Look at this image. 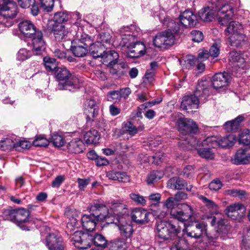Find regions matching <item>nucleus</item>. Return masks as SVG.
I'll list each match as a JSON object with an SVG mask.
<instances>
[{
    "label": "nucleus",
    "mask_w": 250,
    "mask_h": 250,
    "mask_svg": "<svg viewBox=\"0 0 250 250\" xmlns=\"http://www.w3.org/2000/svg\"><path fill=\"white\" fill-rule=\"evenodd\" d=\"M208 5L199 11L201 19L205 21H210L215 17L223 26L233 17V6L225 0H208Z\"/></svg>",
    "instance_id": "obj_1"
},
{
    "label": "nucleus",
    "mask_w": 250,
    "mask_h": 250,
    "mask_svg": "<svg viewBox=\"0 0 250 250\" xmlns=\"http://www.w3.org/2000/svg\"><path fill=\"white\" fill-rule=\"evenodd\" d=\"M158 17L164 26L168 29L157 34L153 38V44L158 48L166 49L174 43L175 33L179 32V24L169 17H164L163 19L162 16Z\"/></svg>",
    "instance_id": "obj_2"
},
{
    "label": "nucleus",
    "mask_w": 250,
    "mask_h": 250,
    "mask_svg": "<svg viewBox=\"0 0 250 250\" xmlns=\"http://www.w3.org/2000/svg\"><path fill=\"white\" fill-rule=\"evenodd\" d=\"M208 83L206 81H200L194 91V95L185 96L183 98L181 107L188 112L190 110L197 109L200 102H205L209 96Z\"/></svg>",
    "instance_id": "obj_3"
},
{
    "label": "nucleus",
    "mask_w": 250,
    "mask_h": 250,
    "mask_svg": "<svg viewBox=\"0 0 250 250\" xmlns=\"http://www.w3.org/2000/svg\"><path fill=\"white\" fill-rule=\"evenodd\" d=\"M71 239L74 241L75 247L79 249H86L92 244L103 248L107 246V241L104 236L98 233L92 235L76 230L73 234Z\"/></svg>",
    "instance_id": "obj_4"
},
{
    "label": "nucleus",
    "mask_w": 250,
    "mask_h": 250,
    "mask_svg": "<svg viewBox=\"0 0 250 250\" xmlns=\"http://www.w3.org/2000/svg\"><path fill=\"white\" fill-rule=\"evenodd\" d=\"M55 76L59 82L57 88L59 90L74 91L79 89L83 83L82 79L77 76L72 75L70 71L65 67L57 68Z\"/></svg>",
    "instance_id": "obj_5"
},
{
    "label": "nucleus",
    "mask_w": 250,
    "mask_h": 250,
    "mask_svg": "<svg viewBox=\"0 0 250 250\" xmlns=\"http://www.w3.org/2000/svg\"><path fill=\"white\" fill-rule=\"evenodd\" d=\"M17 13L15 2L10 0H0V34L13 25L12 19Z\"/></svg>",
    "instance_id": "obj_6"
},
{
    "label": "nucleus",
    "mask_w": 250,
    "mask_h": 250,
    "mask_svg": "<svg viewBox=\"0 0 250 250\" xmlns=\"http://www.w3.org/2000/svg\"><path fill=\"white\" fill-rule=\"evenodd\" d=\"M177 202L174 197H169L164 204V208L167 210L170 209V214L175 219L180 222L181 224L186 226L185 222L191 217L193 210L191 206L184 204L182 205V208H174Z\"/></svg>",
    "instance_id": "obj_7"
},
{
    "label": "nucleus",
    "mask_w": 250,
    "mask_h": 250,
    "mask_svg": "<svg viewBox=\"0 0 250 250\" xmlns=\"http://www.w3.org/2000/svg\"><path fill=\"white\" fill-rule=\"evenodd\" d=\"M88 209L95 218L92 221L82 224L84 229L89 231H92L95 228L98 221H103L110 216L108 208L100 201H95L91 204Z\"/></svg>",
    "instance_id": "obj_8"
},
{
    "label": "nucleus",
    "mask_w": 250,
    "mask_h": 250,
    "mask_svg": "<svg viewBox=\"0 0 250 250\" xmlns=\"http://www.w3.org/2000/svg\"><path fill=\"white\" fill-rule=\"evenodd\" d=\"M176 115L178 117L177 124L179 130L183 135H188L187 136L182 137V140L179 142L180 146L183 148V147L188 146V145L184 144L183 143H186V140L187 141H190L189 136L193 138L189 134L196 133L198 131V127L196 123L192 120L183 118V115L181 113H177Z\"/></svg>",
    "instance_id": "obj_9"
},
{
    "label": "nucleus",
    "mask_w": 250,
    "mask_h": 250,
    "mask_svg": "<svg viewBox=\"0 0 250 250\" xmlns=\"http://www.w3.org/2000/svg\"><path fill=\"white\" fill-rule=\"evenodd\" d=\"M92 42V40L87 34L82 31L77 34V39L72 42L71 50L77 57H83L87 53L88 46Z\"/></svg>",
    "instance_id": "obj_10"
},
{
    "label": "nucleus",
    "mask_w": 250,
    "mask_h": 250,
    "mask_svg": "<svg viewBox=\"0 0 250 250\" xmlns=\"http://www.w3.org/2000/svg\"><path fill=\"white\" fill-rule=\"evenodd\" d=\"M157 235L164 240L172 239L181 232V226L174 222L160 221L157 225Z\"/></svg>",
    "instance_id": "obj_11"
},
{
    "label": "nucleus",
    "mask_w": 250,
    "mask_h": 250,
    "mask_svg": "<svg viewBox=\"0 0 250 250\" xmlns=\"http://www.w3.org/2000/svg\"><path fill=\"white\" fill-rule=\"evenodd\" d=\"M229 61L234 70L236 71L234 74L236 77H239L244 72V70L247 69L249 66L247 62V56L240 52H230L229 55Z\"/></svg>",
    "instance_id": "obj_12"
},
{
    "label": "nucleus",
    "mask_w": 250,
    "mask_h": 250,
    "mask_svg": "<svg viewBox=\"0 0 250 250\" xmlns=\"http://www.w3.org/2000/svg\"><path fill=\"white\" fill-rule=\"evenodd\" d=\"M140 30V28L134 25L121 27L118 32L121 40L120 45L125 47L126 44L134 42L138 36Z\"/></svg>",
    "instance_id": "obj_13"
},
{
    "label": "nucleus",
    "mask_w": 250,
    "mask_h": 250,
    "mask_svg": "<svg viewBox=\"0 0 250 250\" xmlns=\"http://www.w3.org/2000/svg\"><path fill=\"white\" fill-rule=\"evenodd\" d=\"M110 211L108 210L110 216L106 218L108 221L111 220L114 221L115 219L120 220L121 217L125 215L128 212L127 206L119 201H113L111 202L109 206Z\"/></svg>",
    "instance_id": "obj_14"
},
{
    "label": "nucleus",
    "mask_w": 250,
    "mask_h": 250,
    "mask_svg": "<svg viewBox=\"0 0 250 250\" xmlns=\"http://www.w3.org/2000/svg\"><path fill=\"white\" fill-rule=\"evenodd\" d=\"M190 137V141L185 140V144L188 145L185 147H183L185 149H192L193 148L197 149L199 155L204 159L207 160H212L214 158V153L212 152L210 148H197V146H199L201 144L200 142L195 138H191ZM185 144V143H183Z\"/></svg>",
    "instance_id": "obj_15"
},
{
    "label": "nucleus",
    "mask_w": 250,
    "mask_h": 250,
    "mask_svg": "<svg viewBox=\"0 0 250 250\" xmlns=\"http://www.w3.org/2000/svg\"><path fill=\"white\" fill-rule=\"evenodd\" d=\"M30 212L28 210L20 208L16 209L14 223L21 228L22 230H29L31 228L32 224L31 221L29 220Z\"/></svg>",
    "instance_id": "obj_16"
},
{
    "label": "nucleus",
    "mask_w": 250,
    "mask_h": 250,
    "mask_svg": "<svg viewBox=\"0 0 250 250\" xmlns=\"http://www.w3.org/2000/svg\"><path fill=\"white\" fill-rule=\"evenodd\" d=\"M207 225L204 222H195L183 229L184 235L191 238H198L206 233Z\"/></svg>",
    "instance_id": "obj_17"
},
{
    "label": "nucleus",
    "mask_w": 250,
    "mask_h": 250,
    "mask_svg": "<svg viewBox=\"0 0 250 250\" xmlns=\"http://www.w3.org/2000/svg\"><path fill=\"white\" fill-rule=\"evenodd\" d=\"M43 242L49 250H64L65 245L62 239L55 233L48 234Z\"/></svg>",
    "instance_id": "obj_18"
},
{
    "label": "nucleus",
    "mask_w": 250,
    "mask_h": 250,
    "mask_svg": "<svg viewBox=\"0 0 250 250\" xmlns=\"http://www.w3.org/2000/svg\"><path fill=\"white\" fill-rule=\"evenodd\" d=\"M127 49L128 55L131 58H137L144 55L148 52V49H146L142 43L137 42L136 40L126 44L125 46Z\"/></svg>",
    "instance_id": "obj_19"
},
{
    "label": "nucleus",
    "mask_w": 250,
    "mask_h": 250,
    "mask_svg": "<svg viewBox=\"0 0 250 250\" xmlns=\"http://www.w3.org/2000/svg\"><path fill=\"white\" fill-rule=\"evenodd\" d=\"M151 214L142 208H135L131 213L132 220L138 225H146L150 221Z\"/></svg>",
    "instance_id": "obj_20"
},
{
    "label": "nucleus",
    "mask_w": 250,
    "mask_h": 250,
    "mask_svg": "<svg viewBox=\"0 0 250 250\" xmlns=\"http://www.w3.org/2000/svg\"><path fill=\"white\" fill-rule=\"evenodd\" d=\"M99 107L97 102L93 99H86L84 103V113L87 121L92 122L97 116Z\"/></svg>",
    "instance_id": "obj_21"
},
{
    "label": "nucleus",
    "mask_w": 250,
    "mask_h": 250,
    "mask_svg": "<svg viewBox=\"0 0 250 250\" xmlns=\"http://www.w3.org/2000/svg\"><path fill=\"white\" fill-rule=\"evenodd\" d=\"M225 212L227 216L232 219L240 220L245 215L246 208L241 204H233L229 206Z\"/></svg>",
    "instance_id": "obj_22"
},
{
    "label": "nucleus",
    "mask_w": 250,
    "mask_h": 250,
    "mask_svg": "<svg viewBox=\"0 0 250 250\" xmlns=\"http://www.w3.org/2000/svg\"><path fill=\"white\" fill-rule=\"evenodd\" d=\"M181 24L185 27H194L198 23L197 15L191 11L186 10L179 16Z\"/></svg>",
    "instance_id": "obj_23"
},
{
    "label": "nucleus",
    "mask_w": 250,
    "mask_h": 250,
    "mask_svg": "<svg viewBox=\"0 0 250 250\" xmlns=\"http://www.w3.org/2000/svg\"><path fill=\"white\" fill-rule=\"evenodd\" d=\"M30 38L32 39V46L35 54H42L46 48V43L43 38L42 32L37 31L35 35Z\"/></svg>",
    "instance_id": "obj_24"
},
{
    "label": "nucleus",
    "mask_w": 250,
    "mask_h": 250,
    "mask_svg": "<svg viewBox=\"0 0 250 250\" xmlns=\"http://www.w3.org/2000/svg\"><path fill=\"white\" fill-rule=\"evenodd\" d=\"M229 44L233 47H241L250 40V37L244 32L233 34L227 36Z\"/></svg>",
    "instance_id": "obj_25"
},
{
    "label": "nucleus",
    "mask_w": 250,
    "mask_h": 250,
    "mask_svg": "<svg viewBox=\"0 0 250 250\" xmlns=\"http://www.w3.org/2000/svg\"><path fill=\"white\" fill-rule=\"evenodd\" d=\"M19 28L25 37L29 38L35 35L37 31H41L37 29L34 24L28 20L21 22L19 24Z\"/></svg>",
    "instance_id": "obj_26"
},
{
    "label": "nucleus",
    "mask_w": 250,
    "mask_h": 250,
    "mask_svg": "<svg viewBox=\"0 0 250 250\" xmlns=\"http://www.w3.org/2000/svg\"><path fill=\"white\" fill-rule=\"evenodd\" d=\"M235 165L247 164L250 162V148L240 149L237 151L232 159Z\"/></svg>",
    "instance_id": "obj_27"
},
{
    "label": "nucleus",
    "mask_w": 250,
    "mask_h": 250,
    "mask_svg": "<svg viewBox=\"0 0 250 250\" xmlns=\"http://www.w3.org/2000/svg\"><path fill=\"white\" fill-rule=\"evenodd\" d=\"M230 80V75L227 72L215 74L212 79V84L214 89L220 88L227 86Z\"/></svg>",
    "instance_id": "obj_28"
},
{
    "label": "nucleus",
    "mask_w": 250,
    "mask_h": 250,
    "mask_svg": "<svg viewBox=\"0 0 250 250\" xmlns=\"http://www.w3.org/2000/svg\"><path fill=\"white\" fill-rule=\"evenodd\" d=\"M79 18V15L78 13H68L66 11L59 12L55 14L53 24H63V22L71 19H78Z\"/></svg>",
    "instance_id": "obj_29"
},
{
    "label": "nucleus",
    "mask_w": 250,
    "mask_h": 250,
    "mask_svg": "<svg viewBox=\"0 0 250 250\" xmlns=\"http://www.w3.org/2000/svg\"><path fill=\"white\" fill-rule=\"evenodd\" d=\"M101 58L103 63L113 67L118 62L119 55L114 50H106L103 52Z\"/></svg>",
    "instance_id": "obj_30"
},
{
    "label": "nucleus",
    "mask_w": 250,
    "mask_h": 250,
    "mask_svg": "<svg viewBox=\"0 0 250 250\" xmlns=\"http://www.w3.org/2000/svg\"><path fill=\"white\" fill-rule=\"evenodd\" d=\"M167 186L168 188L174 189H182L186 188L188 191H190L192 188L191 185L188 186L186 181L178 177L170 178L167 181Z\"/></svg>",
    "instance_id": "obj_31"
},
{
    "label": "nucleus",
    "mask_w": 250,
    "mask_h": 250,
    "mask_svg": "<svg viewBox=\"0 0 250 250\" xmlns=\"http://www.w3.org/2000/svg\"><path fill=\"white\" fill-rule=\"evenodd\" d=\"M52 30L59 41L66 39L70 34L68 27L63 24H52Z\"/></svg>",
    "instance_id": "obj_32"
},
{
    "label": "nucleus",
    "mask_w": 250,
    "mask_h": 250,
    "mask_svg": "<svg viewBox=\"0 0 250 250\" xmlns=\"http://www.w3.org/2000/svg\"><path fill=\"white\" fill-rule=\"evenodd\" d=\"M16 137L15 136H8L0 139V149L3 151H11L15 149Z\"/></svg>",
    "instance_id": "obj_33"
},
{
    "label": "nucleus",
    "mask_w": 250,
    "mask_h": 250,
    "mask_svg": "<svg viewBox=\"0 0 250 250\" xmlns=\"http://www.w3.org/2000/svg\"><path fill=\"white\" fill-rule=\"evenodd\" d=\"M232 18V17L231 18ZM231 19L225 25H228L227 28L225 30V35L229 36L233 34H238L240 32H244V26L237 21H231Z\"/></svg>",
    "instance_id": "obj_34"
},
{
    "label": "nucleus",
    "mask_w": 250,
    "mask_h": 250,
    "mask_svg": "<svg viewBox=\"0 0 250 250\" xmlns=\"http://www.w3.org/2000/svg\"><path fill=\"white\" fill-rule=\"evenodd\" d=\"M67 147L69 152L79 154L83 151L84 145L81 139L75 138L68 143Z\"/></svg>",
    "instance_id": "obj_35"
},
{
    "label": "nucleus",
    "mask_w": 250,
    "mask_h": 250,
    "mask_svg": "<svg viewBox=\"0 0 250 250\" xmlns=\"http://www.w3.org/2000/svg\"><path fill=\"white\" fill-rule=\"evenodd\" d=\"M79 215H80V212L76 210L73 211L72 216L69 218L67 224V228L70 231H74L78 229L82 224L81 216H79Z\"/></svg>",
    "instance_id": "obj_36"
},
{
    "label": "nucleus",
    "mask_w": 250,
    "mask_h": 250,
    "mask_svg": "<svg viewBox=\"0 0 250 250\" xmlns=\"http://www.w3.org/2000/svg\"><path fill=\"white\" fill-rule=\"evenodd\" d=\"M83 138L88 145L96 144L100 138V135L97 130L91 129L84 133Z\"/></svg>",
    "instance_id": "obj_37"
},
{
    "label": "nucleus",
    "mask_w": 250,
    "mask_h": 250,
    "mask_svg": "<svg viewBox=\"0 0 250 250\" xmlns=\"http://www.w3.org/2000/svg\"><path fill=\"white\" fill-rule=\"evenodd\" d=\"M107 176L110 179L122 182H127L130 180L129 177L125 172L111 171L107 173Z\"/></svg>",
    "instance_id": "obj_38"
},
{
    "label": "nucleus",
    "mask_w": 250,
    "mask_h": 250,
    "mask_svg": "<svg viewBox=\"0 0 250 250\" xmlns=\"http://www.w3.org/2000/svg\"><path fill=\"white\" fill-rule=\"evenodd\" d=\"M103 46L104 45L101 44L99 42L95 43L92 42L88 46V50L94 58L101 57L104 52Z\"/></svg>",
    "instance_id": "obj_39"
},
{
    "label": "nucleus",
    "mask_w": 250,
    "mask_h": 250,
    "mask_svg": "<svg viewBox=\"0 0 250 250\" xmlns=\"http://www.w3.org/2000/svg\"><path fill=\"white\" fill-rule=\"evenodd\" d=\"M118 223V228L121 235L126 238H130L134 232L132 226L126 223L121 224L120 220H119Z\"/></svg>",
    "instance_id": "obj_40"
},
{
    "label": "nucleus",
    "mask_w": 250,
    "mask_h": 250,
    "mask_svg": "<svg viewBox=\"0 0 250 250\" xmlns=\"http://www.w3.org/2000/svg\"><path fill=\"white\" fill-rule=\"evenodd\" d=\"M108 250H126L127 245L123 239H117L108 244Z\"/></svg>",
    "instance_id": "obj_41"
},
{
    "label": "nucleus",
    "mask_w": 250,
    "mask_h": 250,
    "mask_svg": "<svg viewBox=\"0 0 250 250\" xmlns=\"http://www.w3.org/2000/svg\"><path fill=\"white\" fill-rule=\"evenodd\" d=\"M217 143L222 147H231L235 143V137L232 135H227L218 140Z\"/></svg>",
    "instance_id": "obj_42"
},
{
    "label": "nucleus",
    "mask_w": 250,
    "mask_h": 250,
    "mask_svg": "<svg viewBox=\"0 0 250 250\" xmlns=\"http://www.w3.org/2000/svg\"><path fill=\"white\" fill-rule=\"evenodd\" d=\"M163 172L159 170L153 171L150 172L146 178V182L148 185L153 184L161 179L163 176Z\"/></svg>",
    "instance_id": "obj_43"
},
{
    "label": "nucleus",
    "mask_w": 250,
    "mask_h": 250,
    "mask_svg": "<svg viewBox=\"0 0 250 250\" xmlns=\"http://www.w3.org/2000/svg\"><path fill=\"white\" fill-rule=\"evenodd\" d=\"M238 142L240 144H250V130L246 129L242 131L238 135Z\"/></svg>",
    "instance_id": "obj_44"
},
{
    "label": "nucleus",
    "mask_w": 250,
    "mask_h": 250,
    "mask_svg": "<svg viewBox=\"0 0 250 250\" xmlns=\"http://www.w3.org/2000/svg\"><path fill=\"white\" fill-rule=\"evenodd\" d=\"M123 132H127L131 136H134L137 133L136 127L129 121L124 122L122 124Z\"/></svg>",
    "instance_id": "obj_45"
},
{
    "label": "nucleus",
    "mask_w": 250,
    "mask_h": 250,
    "mask_svg": "<svg viewBox=\"0 0 250 250\" xmlns=\"http://www.w3.org/2000/svg\"><path fill=\"white\" fill-rule=\"evenodd\" d=\"M189 247L188 240L185 237L179 238L177 244L173 247L171 250H187Z\"/></svg>",
    "instance_id": "obj_46"
},
{
    "label": "nucleus",
    "mask_w": 250,
    "mask_h": 250,
    "mask_svg": "<svg viewBox=\"0 0 250 250\" xmlns=\"http://www.w3.org/2000/svg\"><path fill=\"white\" fill-rule=\"evenodd\" d=\"M43 62L46 69L49 71H54L57 68L56 60L54 58L44 57Z\"/></svg>",
    "instance_id": "obj_47"
},
{
    "label": "nucleus",
    "mask_w": 250,
    "mask_h": 250,
    "mask_svg": "<svg viewBox=\"0 0 250 250\" xmlns=\"http://www.w3.org/2000/svg\"><path fill=\"white\" fill-rule=\"evenodd\" d=\"M16 209L8 208L3 210L1 217L5 220H9L14 223Z\"/></svg>",
    "instance_id": "obj_48"
},
{
    "label": "nucleus",
    "mask_w": 250,
    "mask_h": 250,
    "mask_svg": "<svg viewBox=\"0 0 250 250\" xmlns=\"http://www.w3.org/2000/svg\"><path fill=\"white\" fill-rule=\"evenodd\" d=\"M155 74L152 71H146L145 75L143 78L141 83L142 86L147 87L151 84Z\"/></svg>",
    "instance_id": "obj_49"
},
{
    "label": "nucleus",
    "mask_w": 250,
    "mask_h": 250,
    "mask_svg": "<svg viewBox=\"0 0 250 250\" xmlns=\"http://www.w3.org/2000/svg\"><path fill=\"white\" fill-rule=\"evenodd\" d=\"M130 199L138 205L145 206L146 204V200L145 197L139 194L134 193L129 194Z\"/></svg>",
    "instance_id": "obj_50"
},
{
    "label": "nucleus",
    "mask_w": 250,
    "mask_h": 250,
    "mask_svg": "<svg viewBox=\"0 0 250 250\" xmlns=\"http://www.w3.org/2000/svg\"><path fill=\"white\" fill-rule=\"evenodd\" d=\"M41 7L47 12H51L53 8L54 0H40Z\"/></svg>",
    "instance_id": "obj_51"
},
{
    "label": "nucleus",
    "mask_w": 250,
    "mask_h": 250,
    "mask_svg": "<svg viewBox=\"0 0 250 250\" xmlns=\"http://www.w3.org/2000/svg\"><path fill=\"white\" fill-rule=\"evenodd\" d=\"M32 55L31 53L25 48L21 49L17 54V59L19 61H23L29 58Z\"/></svg>",
    "instance_id": "obj_52"
},
{
    "label": "nucleus",
    "mask_w": 250,
    "mask_h": 250,
    "mask_svg": "<svg viewBox=\"0 0 250 250\" xmlns=\"http://www.w3.org/2000/svg\"><path fill=\"white\" fill-rule=\"evenodd\" d=\"M226 193L227 195L237 197L240 199H242L246 195V191L245 190L237 189H228L226 191Z\"/></svg>",
    "instance_id": "obj_53"
},
{
    "label": "nucleus",
    "mask_w": 250,
    "mask_h": 250,
    "mask_svg": "<svg viewBox=\"0 0 250 250\" xmlns=\"http://www.w3.org/2000/svg\"><path fill=\"white\" fill-rule=\"evenodd\" d=\"M148 160L149 161L152 163H154L155 165H159L163 162L165 159L163 153L159 152L158 153H156L155 155L149 157Z\"/></svg>",
    "instance_id": "obj_54"
},
{
    "label": "nucleus",
    "mask_w": 250,
    "mask_h": 250,
    "mask_svg": "<svg viewBox=\"0 0 250 250\" xmlns=\"http://www.w3.org/2000/svg\"><path fill=\"white\" fill-rule=\"evenodd\" d=\"M15 149L18 151H21V149H28L30 147V144L27 141H19L16 138V143Z\"/></svg>",
    "instance_id": "obj_55"
},
{
    "label": "nucleus",
    "mask_w": 250,
    "mask_h": 250,
    "mask_svg": "<svg viewBox=\"0 0 250 250\" xmlns=\"http://www.w3.org/2000/svg\"><path fill=\"white\" fill-rule=\"evenodd\" d=\"M33 144L35 146L45 147L48 145L49 141L44 137L38 136L33 141Z\"/></svg>",
    "instance_id": "obj_56"
},
{
    "label": "nucleus",
    "mask_w": 250,
    "mask_h": 250,
    "mask_svg": "<svg viewBox=\"0 0 250 250\" xmlns=\"http://www.w3.org/2000/svg\"><path fill=\"white\" fill-rule=\"evenodd\" d=\"M52 142L55 146L60 147L64 145V140L62 136L55 134L52 136Z\"/></svg>",
    "instance_id": "obj_57"
},
{
    "label": "nucleus",
    "mask_w": 250,
    "mask_h": 250,
    "mask_svg": "<svg viewBox=\"0 0 250 250\" xmlns=\"http://www.w3.org/2000/svg\"><path fill=\"white\" fill-rule=\"evenodd\" d=\"M111 40V36L109 33L103 32L100 34L98 41L97 42H99L101 44L102 43L109 44L110 43Z\"/></svg>",
    "instance_id": "obj_58"
},
{
    "label": "nucleus",
    "mask_w": 250,
    "mask_h": 250,
    "mask_svg": "<svg viewBox=\"0 0 250 250\" xmlns=\"http://www.w3.org/2000/svg\"><path fill=\"white\" fill-rule=\"evenodd\" d=\"M108 101L117 102L119 101L121 99V94L119 91H113L109 92L107 96Z\"/></svg>",
    "instance_id": "obj_59"
},
{
    "label": "nucleus",
    "mask_w": 250,
    "mask_h": 250,
    "mask_svg": "<svg viewBox=\"0 0 250 250\" xmlns=\"http://www.w3.org/2000/svg\"><path fill=\"white\" fill-rule=\"evenodd\" d=\"M161 198V195L160 193H156L151 194L149 196L148 199L151 202H154V203H152L151 205V208H152L153 207H155L156 206L159 205Z\"/></svg>",
    "instance_id": "obj_60"
},
{
    "label": "nucleus",
    "mask_w": 250,
    "mask_h": 250,
    "mask_svg": "<svg viewBox=\"0 0 250 250\" xmlns=\"http://www.w3.org/2000/svg\"><path fill=\"white\" fill-rule=\"evenodd\" d=\"M192 40L195 42H200L203 38V34L202 32L197 30L192 31L191 33Z\"/></svg>",
    "instance_id": "obj_61"
},
{
    "label": "nucleus",
    "mask_w": 250,
    "mask_h": 250,
    "mask_svg": "<svg viewBox=\"0 0 250 250\" xmlns=\"http://www.w3.org/2000/svg\"><path fill=\"white\" fill-rule=\"evenodd\" d=\"M152 214H153V216L155 218H158V219H160L165 218L167 213V210L164 207H163V209L162 210H161L160 209L153 210V209H152Z\"/></svg>",
    "instance_id": "obj_62"
},
{
    "label": "nucleus",
    "mask_w": 250,
    "mask_h": 250,
    "mask_svg": "<svg viewBox=\"0 0 250 250\" xmlns=\"http://www.w3.org/2000/svg\"><path fill=\"white\" fill-rule=\"evenodd\" d=\"M200 199H201L203 201L205 205L208 208L214 210L217 209V204L213 202L212 201L208 199V198L202 195L200 196Z\"/></svg>",
    "instance_id": "obj_63"
},
{
    "label": "nucleus",
    "mask_w": 250,
    "mask_h": 250,
    "mask_svg": "<svg viewBox=\"0 0 250 250\" xmlns=\"http://www.w3.org/2000/svg\"><path fill=\"white\" fill-rule=\"evenodd\" d=\"M183 175L186 178H191L194 173V167L191 166H187L183 170Z\"/></svg>",
    "instance_id": "obj_64"
}]
</instances>
